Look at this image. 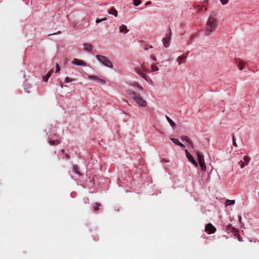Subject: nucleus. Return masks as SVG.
<instances>
[{"label":"nucleus","instance_id":"26","mask_svg":"<svg viewBox=\"0 0 259 259\" xmlns=\"http://www.w3.org/2000/svg\"><path fill=\"white\" fill-rule=\"evenodd\" d=\"M170 141L173 143H174L175 145H178V146H179V144L180 143V142H179V141L177 139L171 138L170 139Z\"/></svg>","mask_w":259,"mask_h":259},{"label":"nucleus","instance_id":"22","mask_svg":"<svg viewBox=\"0 0 259 259\" xmlns=\"http://www.w3.org/2000/svg\"><path fill=\"white\" fill-rule=\"evenodd\" d=\"M60 141L58 140L49 141V143L50 145H58L60 144Z\"/></svg>","mask_w":259,"mask_h":259},{"label":"nucleus","instance_id":"25","mask_svg":"<svg viewBox=\"0 0 259 259\" xmlns=\"http://www.w3.org/2000/svg\"><path fill=\"white\" fill-rule=\"evenodd\" d=\"M250 160V158L247 156H245L244 158H243V162L246 164V165H248L249 161Z\"/></svg>","mask_w":259,"mask_h":259},{"label":"nucleus","instance_id":"24","mask_svg":"<svg viewBox=\"0 0 259 259\" xmlns=\"http://www.w3.org/2000/svg\"><path fill=\"white\" fill-rule=\"evenodd\" d=\"M151 67L152 72L158 71L159 70V68L155 64H152Z\"/></svg>","mask_w":259,"mask_h":259},{"label":"nucleus","instance_id":"30","mask_svg":"<svg viewBox=\"0 0 259 259\" xmlns=\"http://www.w3.org/2000/svg\"><path fill=\"white\" fill-rule=\"evenodd\" d=\"M141 76H142L143 78H144L146 81H148V80H150V81L151 82H152V80L149 78V77L147 75H145V74H143V73H142V74H141Z\"/></svg>","mask_w":259,"mask_h":259},{"label":"nucleus","instance_id":"12","mask_svg":"<svg viewBox=\"0 0 259 259\" xmlns=\"http://www.w3.org/2000/svg\"><path fill=\"white\" fill-rule=\"evenodd\" d=\"M83 49L89 52H91L93 49V47L91 44L85 43L83 45Z\"/></svg>","mask_w":259,"mask_h":259},{"label":"nucleus","instance_id":"6","mask_svg":"<svg viewBox=\"0 0 259 259\" xmlns=\"http://www.w3.org/2000/svg\"><path fill=\"white\" fill-rule=\"evenodd\" d=\"M205 231L209 234L214 233L216 228L211 224H207L205 227Z\"/></svg>","mask_w":259,"mask_h":259},{"label":"nucleus","instance_id":"21","mask_svg":"<svg viewBox=\"0 0 259 259\" xmlns=\"http://www.w3.org/2000/svg\"><path fill=\"white\" fill-rule=\"evenodd\" d=\"M235 203V200H227L226 204V205L229 206V205H234Z\"/></svg>","mask_w":259,"mask_h":259},{"label":"nucleus","instance_id":"44","mask_svg":"<svg viewBox=\"0 0 259 259\" xmlns=\"http://www.w3.org/2000/svg\"><path fill=\"white\" fill-rule=\"evenodd\" d=\"M151 59L154 61H156V58L155 57H151Z\"/></svg>","mask_w":259,"mask_h":259},{"label":"nucleus","instance_id":"4","mask_svg":"<svg viewBox=\"0 0 259 259\" xmlns=\"http://www.w3.org/2000/svg\"><path fill=\"white\" fill-rule=\"evenodd\" d=\"M171 35V32L170 28H168V32L166 33V36L162 39L164 46L167 48L170 46V38Z\"/></svg>","mask_w":259,"mask_h":259},{"label":"nucleus","instance_id":"47","mask_svg":"<svg viewBox=\"0 0 259 259\" xmlns=\"http://www.w3.org/2000/svg\"><path fill=\"white\" fill-rule=\"evenodd\" d=\"M150 2H147L146 5H148V4H150Z\"/></svg>","mask_w":259,"mask_h":259},{"label":"nucleus","instance_id":"5","mask_svg":"<svg viewBox=\"0 0 259 259\" xmlns=\"http://www.w3.org/2000/svg\"><path fill=\"white\" fill-rule=\"evenodd\" d=\"M185 151L188 161H190L192 164H193L195 167H198V164L197 162L195 160L193 156L188 152V151L187 149H185Z\"/></svg>","mask_w":259,"mask_h":259},{"label":"nucleus","instance_id":"39","mask_svg":"<svg viewBox=\"0 0 259 259\" xmlns=\"http://www.w3.org/2000/svg\"><path fill=\"white\" fill-rule=\"evenodd\" d=\"M137 87L139 89V90L140 91H143L144 89L143 88V87H142L141 85H140L139 84L137 86Z\"/></svg>","mask_w":259,"mask_h":259},{"label":"nucleus","instance_id":"13","mask_svg":"<svg viewBox=\"0 0 259 259\" xmlns=\"http://www.w3.org/2000/svg\"><path fill=\"white\" fill-rule=\"evenodd\" d=\"M196 154L197 156L198 160L199 163L201 162L204 161V156L201 153H200L199 152H197Z\"/></svg>","mask_w":259,"mask_h":259},{"label":"nucleus","instance_id":"16","mask_svg":"<svg viewBox=\"0 0 259 259\" xmlns=\"http://www.w3.org/2000/svg\"><path fill=\"white\" fill-rule=\"evenodd\" d=\"M245 64V63L241 60L238 62L237 66L240 70H242L244 68V66Z\"/></svg>","mask_w":259,"mask_h":259},{"label":"nucleus","instance_id":"7","mask_svg":"<svg viewBox=\"0 0 259 259\" xmlns=\"http://www.w3.org/2000/svg\"><path fill=\"white\" fill-rule=\"evenodd\" d=\"M72 63L78 66H86V63L82 60L74 58L72 61Z\"/></svg>","mask_w":259,"mask_h":259},{"label":"nucleus","instance_id":"19","mask_svg":"<svg viewBox=\"0 0 259 259\" xmlns=\"http://www.w3.org/2000/svg\"><path fill=\"white\" fill-rule=\"evenodd\" d=\"M199 165L201 167V169L202 171H206V167L205 161L199 162Z\"/></svg>","mask_w":259,"mask_h":259},{"label":"nucleus","instance_id":"28","mask_svg":"<svg viewBox=\"0 0 259 259\" xmlns=\"http://www.w3.org/2000/svg\"><path fill=\"white\" fill-rule=\"evenodd\" d=\"M238 164L239 165L241 168H244L246 165L242 160L238 162Z\"/></svg>","mask_w":259,"mask_h":259},{"label":"nucleus","instance_id":"38","mask_svg":"<svg viewBox=\"0 0 259 259\" xmlns=\"http://www.w3.org/2000/svg\"><path fill=\"white\" fill-rule=\"evenodd\" d=\"M137 87L139 89V90L140 91H143L144 89L143 88V87H142L141 85H140L139 84L137 86Z\"/></svg>","mask_w":259,"mask_h":259},{"label":"nucleus","instance_id":"32","mask_svg":"<svg viewBox=\"0 0 259 259\" xmlns=\"http://www.w3.org/2000/svg\"><path fill=\"white\" fill-rule=\"evenodd\" d=\"M98 82L102 84H105L106 83L105 80L102 78H100V79L99 80Z\"/></svg>","mask_w":259,"mask_h":259},{"label":"nucleus","instance_id":"1","mask_svg":"<svg viewBox=\"0 0 259 259\" xmlns=\"http://www.w3.org/2000/svg\"><path fill=\"white\" fill-rule=\"evenodd\" d=\"M218 23L216 16L213 14H210L206 23L205 34L208 36L212 35L217 28Z\"/></svg>","mask_w":259,"mask_h":259},{"label":"nucleus","instance_id":"10","mask_svg":"<svg viewBox=\"0 0 259 259\" xmlns=\"http://www.w3.org/2000/svg\"><path fill=\"white\" fill-rule=\"evenodd\" d=\"M119 30L120 33H123L124 34H125L129 31L127 26L124 24H122L119 26Z\"/></svg>","mask_w":259,"mask_h":259},{"label":"nucleus","instance_id":"37","mask_svg":"<svg viewBox=\"0 0 259 259\" xmlns=\"http://www.w3.org/2000/svg\"><path fill=\"white\" fill-rule=\"evenodd\" d=\"M137 87L139 89V90L140 91H143L144 89L143 88V87H142L141 85H140L139 84L137 86Z\"/></svg>","mask_w":259,"mask_h":259},{"label":"nucleus","instance_id":"35","mask_svg":"<svg viewBox=\"0 0 259 259\" xmlns=\"http://www.w3.org/2000/svg\"><path fill=\"white\" fill-rule=\"evenodd\" d=\"M24 90H25V92L26 93H29L30 91L28 90V89L27 88H25V86L26 85V83L24 82Z\"/></svg>","mask_w":259,"mask_h":259},{"label":"nucleus","instance_id":"2","mask_svg":"<svg viewBox=\"0 0 259 259\" xmlns=\"http://www.w3.org/2000/svg\"><path fill=\"white\" fill-rule=\"evenodd\" d=\"M126 93L139 106L145 107L147 106V103L142 97L138 93L132 90H127Z\"/></svg>","mask_w":259,"mask_h":259},{"label":"nucleus","instance_id":"3","mask_svg":"<svg viewBox=\"0 0 259 259\" xmlns=\"http://www.w3.org/2000/svg\"><path fill=\"white\" fill-rule=\"evenodd\" d=\"M96 57L101 65L109 68H113V66L112 63L106 57L102 55H96Z\"/></svg>","mask_w":259,"mask_h":259},{"label":"nucleus","instance_id":"9","mask_svg":"<svg viewBox=\"0 0 259 259\" xmlns=\"http://www.w3.org/2000/svg\"><path fill=\"white\" fill-rule=\"evenodd\" d=\"M226 229L228 231H230L231 232H234V235H238V231L234 227H232L231 225H228L226 226Z\"/></svg>","mask_w":259,"mask_h":259},{"label":"nucleus","instance_id":"41","mask_svg":"<svg viewBox=\"0 0 259 259\" xmlns=\"http://www.w3.org/2000/svg\"><path fill=\"white\" fill-rule=\"evenodd\" d=\"M233 146L234 147H237V144H236V143L234 138H233Z\"/></svg>","mask_w":259,"mask_h":259},{"label":"nucleus","instance_id":"14","mask_svg":"<svg viewBox=\"0 0 259 259\" xmlns=\"http://www.w3.org/2000/svg\"><path fill=\"white\" fill-rule=\"evenodd\" d=\"M108 14L110 15H112L114 17H116L118 15V12L114 8L111 9L108 12Z\"/></svg>","mask_w":259,"mask_h":259},{"label":"nucleus","instance_id":"18","mask_svg":"<svg viewBox=\"0 0 259 259\" xmlns=\"http://www.w3.org/2000/svg\"><path fill=\"white\" fill-rule=\"evenodd\" d=\"M88 78L89 79H92V80H94L96 81H99V80L100 79V78L98 77V76H95V75H90L88 76Z\"/></svg>","mask_w":259,"mask_h":259},{"label":"nucleus","instance_id":"42","mask_svg":"<svg viewBox=\"0 0 259 259\" xmlns=\"http://www.w3.org/2000/svg\"><path fill=\"white\" fill-rule=\"evenodd\" d=\"M179 146H180L181 147H182V148H185V146L184 144H183L182 143H181V142L179 144Z\"/></svg>","mask_w":259,"mask_h":259},{"label":"nucleus","instance_id":"17","mask_svg":"<svg viewBox=\"0 0 259 259\" xmlns=\"http://www.w3.org/2000/svg\"><path fill=\"white\" fill-rule=\"evenodd\" d=\"M72 170L75 174L78 175V176H81V174L78 171V167L76 165H73Z\"/></svg>","mask_w":259,"mask_h":259},{"label":"nucleus","instance_id":"36","mask_svg":"<svg viewBox=\"0 0 259 259\" xmlns=\"http://www.w3.org/2000/svg\"><path fill=\"white\" fill-rule=\"evenodd\" d=\"M83 201H84V203H89V199L88 198H84Z\"/></svg>","mask_w":259,"mask_h":259},{"label":"nucleus","instance_id":"45","mask_svg":"<svg viewBox=\"0 0 259 259\" xmlns=\"http://www.w3.org/2000/svg\"><path fill=\"white\" fill-rule=\"evenodd\" d=\"M60 87L61 88H63L64 87H68L67 85H63L62 84H60Z\"/></svg>","mask_w":259,"mask_h":259},{"label":"nucleus","instance_id":"31","mask_svg":"<svg viewBox=\"0 0 259 259\" xmlns=\"http://www.w3.org/2000/svg\"><path fill=\"white\" fill-rule=\"evenodd\" d=\"M73 80V79L68 77H66L65 78V80H64V81L66 83H69V82H70L71 81H72Z\"/></svg>","mask_w":259,"mask_h":259},{"label":"nucleus","instance_id":"20","mask_svg":"<svg viewBox=\"0 0 259 259\" xmlns=\"http://www.w3.org/2000/svg\"><path fill=\"white\" fill-rule=\"evenodd\" d=\"M51 75V73L50 72H48L45 76H44L42 77V79H43V80L44 81H48V79H49V78L50 77Z\"/></svg>","mask_w":259,"mask_h":259},{"label":"nucleus","instance_id":"33","mask_svg":"<svg viewBox=\"0 0 259 259\" xmlns=\"http://www.w3.org/2000/svg\"><path fill=\"white\" fill-rule=\"evenodd\" d=\"M223 5H226L228 3L229 0H220Z\"/></svg>","mask_w":259,"mask_h":259},{"label":"nucleus","instance_id":"34","mask_svg":"<svg viewBox=\"0 0 259 259\" xmlns=\"http://www.w3.org/2000/svg\"><path fill=\"white\" fill-rule=\"evenodd\" d=\"M60 71V67L58 64H56V72H58Z\"/></svg>","mask_w":259,"mask_h":259},{"label":"nucleus","instance_id":"48","mask_svg":"<svg viewBox=\"0 0 259 259\" xmlns=\"http://www.w3.org/2000/svg\"><path fill=\"white\" fill-rule=\"evenodd\" d=\"M55 34V33H53V34H49L48 35H52V34Z\"/></svg>","mask_w":259,"mask_h":259},{"label":"nucleus","instance_id":"11","mask_svg":"<svg viewBox=\"0 0 259 259\" xmlns=\"http://www.w3.org/2000/svg\"><path fill=\"white\" fill-rule=\"evenodd\" d=\"M181 139L183 141H186L190 145H191V146L193 145L192 141L189 138V137L188 136H182L181 137Z\"/></svg>","mask_w":259,"mask_h":259},{"label":"nucleus","instance_id":"46","mask_svg":"<svg viewBox=\"0 0 259 259\" xmlns=\"http://www.w3.org/2000/svg\"><path fill=\"white\" fill-rule=\"evenodd\" d=\"M66 157L67 158H69V156L68 155H66Z\"/></svg>","mask_w":259,"mask_h":259},{"label":"nucleus","instance_id":"27","mask_svg":"<svg viewBox=\"0 0 259 259\" xmlns=\"http://www.w3.org/2000/svg\"><path fill=\"white\" fill-rule=\"evenodd\" d=\"M133 5L135 6H138L141 4V0H133Z\"/></svg>","mask_w":259,"mask_h":259},{"label":"nucleus","instance_id":"40","mask_svg":"<svg viewBox=\"0 0 259 259\" xmlns=\"http://www.w3.org/2000/svg\"><path fill=\"white\" fill-rule=\"evenodd\" d=\"M132 85L133 86V87H137L139 83L138 82H133L132 83Z\"/></svg>","mask_w":259,"mask_h":259},{"label":"nucleus","instance_id":"15","mask_svg":"<svg viewBox=\"0 0 259 259\" xmlns=\"http://www.w3.org/2000/svg\"><path fill=\"white\" fill-rule=\"evenodd\" d=\"M165 117L168 122H169V124L170 125V126L172 128H174L175 126H176L175 122L172 119H171L167 115H165Z\"/></svg>","mask_w":259,"mask_h":259},{"label":"nucleus","instance_id":"43","mask_svg":"<svg viewBox=\"0 0 259 259\" xmlns=\"http://www.w3.org/2000/svg\"><path fill=\"white\" fill-rule=\"evenodd\" d=\"M236 236H238V240L239 241H242V238L239 236V234H238V235H236Z\"/></svg>","mask_w":259,"mask_h":259},{"label":"nucleus","instance_id":"23","mask_svg":"<svg viewBox=\"0 0 259 259\" xmlns=\"http://www.w3.org/2000/svg\"><path fill=\"white\" fill-rule=\"evenodd\" d=\"M101 206V204L99 202H97L95 205L93 206V209L95 211H97L99 210V207Z\"/></svg>","mask_w":259,"mask_h":259},{"label":"nucleus","instance_id":"29","mask_svg":"<svg viewBox=\"0 0 259 259\" xmlns=\"http://www.w3.org/2000/svg\"><path fill=\"white\" fill-rule=\"evenodd\" d=\"M106 20H107V19L106 18H104L102 19H98V18L96 20V23L97 24H98V23H101L102 22L105 21Z\"/></svg>","mask_w":259,"mask_h":259},{"label":"nucleus","instance_id":"49","mask_svg":"<svg viewBox=\"0 0 259 259\" xmlns=\"http://www.w3.org/2000/svg\"><path fill=\"white\" fill-rule=\"evenodd\" d=\"M57 33H61V32H60V31H59Z\"/></svg>","mask_w":259,"mask_h":259},{"label":"nucleus","instance_id":"8","mask_svg":"<svg viewBox=\"0 0 259 259\" xmlns=\"http://www.w3.org/2000/svg\"><path fill=\"white\" fill-rule=\"evenodd\" d=\"M187 58V55L185 56H180L177 58V61L178 62L179 64L180 65L182 63H184L186 62Z\"/></svg>","mask_w":259,"mask_h":259}]
</instances>
